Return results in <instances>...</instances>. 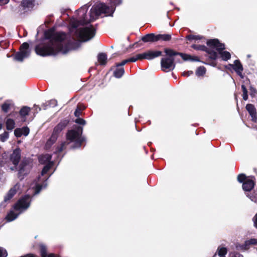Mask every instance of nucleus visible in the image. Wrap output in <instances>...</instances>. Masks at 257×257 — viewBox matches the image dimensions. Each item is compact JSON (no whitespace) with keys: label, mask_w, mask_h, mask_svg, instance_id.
<instances>
[{"label":"nucleus","mask_w":257,"mask_h":257,"mask_svg":"<svg viewBox=\"0 0 257 257\" xmlns=\"http://www.w3.org/2000/svg\"><path fill=\"white\" fill-rule=\"evenodd\" d=\"M90 5H85L82 6L78 11V20L71 22V25L73 28H76L79 25H83L91 21L95 20L102 14L105 16L111 15L113 12V8L106 6L104 4H100L94 6L90 12V19L86 18V13Z\"/></svg>","instance_id":"nucleus-1"},{"label":"nucleus","mask_w":257,"mask_h":257,"mask_svg":"<svg viewBox=\"0 0 257 257\" xmlns=\"http://www.w3.org/2000/svg\"><path fill=\"white\" fill-rule=\"evenodd\" d=\"M45 35L46 38L51 39V43L43 47H36L35 51L37 54L42 56H46L54 55L58 52H61L63 54L67 52V51L63 50L61 44V42L66 38L64 33L53 34V31H49L46 33Z\"/></svg>","instance_id":"nucleus-2"},{"label":"nucleus","mask_w":257,"mask_h":257,"mask_svg":"<svg viewBox=\"0 0 257 257\" xmlns=\"http://www.w3.org/2000/svg\"><path fill=\"white\" fill-rule=\"evenodd\" d=\"M30 202L31 199L29 195H26L20 199L14 206V209L18 213H15L14 211H10L6 216L7 220L8 221L15 220L21 213L29 207Z\"/></svg>","instance_id":"nucleus-3"},{"label":"nucleus","mask_w":257,"mask_h":257,"mask_svg":"<svg viewBox=\"0 0 257 257\" xmlns=\"http://www.w3.org/2000/svg\"><path fill=\"white\" fill-rule=\"evenodd\" d=\"M207 44L211 48L215 49L218 51L222 60L227 61L230 58L231 55L230 53L223 50L224 49V45L220 43L218 40H210L207 42Z\"/></svg>","instance_id":"nucleus-4"},{"label":"nucleus","mask_w":257,"mask_h":257,"mask_svg":"<svg viewBox=\"0 0 257 257\" xmlns=\"http://www.w3.org/2000/svg\"><path fill=\"white\" fill-rule=\"evenodd\" d=\"M82 128L77 127L76 130H73L68 132L67 134V139L71 142L75 143V146L73 148L79 147L83 141V139L81 137L82 134Z\"/></svg>","instance_id":"nucleus-5"},{"label":"nucleus","mask_w":257,"mask_h":257,"mask_svg":"<svg viewBox=\"0 0 257 257\" xmlns=\"http://www.w3.org/2000/svg\"><path fill=\"white\" fill-rule=\"evenodd\" d=\"M94 35L95 30L92 26L81 28L77 33V36L82 41H87L91 39Z\"/></svg>","instance_id":"nucleus-6"},{"label":"nucleus","mask_w":257,"mask_h":257,"mask_svg":"<svg viewBox=\"0 0 257 257\" xmlns=\"http://www.w3.org/2000/svg\"><path fill=\"white\" fill-rule=\"evenodd\" d=\"M29 45L27 43H24L20 47V51L17 53L15 59L19 61H22L24 59L28 57L30 55Z\"/></svg>","instance_id":"nucleus-7"},{"label":"nucleus","mask_w":257,"mask_h":257,"mask_svg":"<svg viewBox=\"0 0 257 257\" xmlns=\"http://www.w3.org/2000/svg\"><path fill=\"white\" fill-rule=\"evenodd\" d=\"M51 156L49 154H45L40 156L39 158V162L41 164H47L42 171V176L44 175L47 173L49 170L53 166V162L50 161Z\"/></svg>","instance_id":"nucleus-8"},{"label":"nucleus","mask_w":257,"mask_h":257,"mask_svg":"<svg viewBox=\"0 0 257 257\" xmlns=\"http://www.w3.org/2000/svg\"><path fill=\"white\" fill-rule=\"evenodd\" d=\"M165 52L166 54L170 56L169 57H172L171 56L176 55L177 54L174 52V51L171 49H165ZM177 54L179 55L181 58L184 61H199V58L195 56H192L191 55L184 54V53H178Z\"/></svg>","instance_id":"nucleus-9"},{"label":"nucleus","mask_w":257,"mask_h":257,"mask_svg":"<svg viewBox=\"0 0 257 257\" xmlns=\"http://www.w3.org/2000/svg\"><path fill=\"white\" fill-rule=\"evenodd\" d=\"M174 60L172 57H166L162 59L161 66L164 71H170L175 68Z\"/></svg>","instance_id":"nucleus-10"},{"label":"nucleus","mask_w":257,"mask_h":257,"mask_svg":"<svg viewBox=\"0 0 257 257\" xmlns=\"http://www.w3.org/2000/svg\"><path fill=\"white\" fill-rule=\"evenodd\" d=\"M22 191V185L20 183L16 184L13 187L10 189L5 197V201L10 200L17 193H21Z\"/></svg>","instance_id":"nucleus-11"},{"label":"nucleus","mask_w":257,"mask_h":257,"mask_svg":"<svg viewBox=\"0 0 257 257\" xmlns=\"http://www.w3.org/2000/svg\"><path fill=\"white\" fill-rule=\"evenodd\" d=\"M226 68L228 69L233 68L239 76H242L241 72L242 71L243 68L241 64L238 60L234 61L233 64H228L226 66Z\"/></svg>","instance_id":"nucleus-12"},{"label":"nucleus","mask_w":257,"mask_h":257,"mask_svg":"<svg viewBox=\"0 0 257 257\" xmlns=\"http://www.w3.org/2000/svg\"><path fill=\"white\" fill-rule=\"evenodd\" d=\"M31 169V166L29 164H27L23 163L20 166V168L19 170V178L20 179L23 178L25 175L27 174Z\"/></svg>","instance_id":"nucleus-13"},{"label":"nucleus","mask_w":257,"mask_h":257,"mask_svg":"<svg viewBox=\"0 0 257 257\" xmlns=\"http://www.w3.org/2000/svg\"><path fill=\"white\" fill-rule=\"evenodd\" d=\"M68 121L67 120H64L60 122L54 129L52 133V136H54L58 138V134L67 125Z\"/></svg>","instance_id":"nucleus-14"},{"label":"nucleus","mask_w":257,"mask_h":257,"mask_svg":"<svg viewBox=\"0 0 257 257\" xmlns=\"http://www.w3.org/2000/svg\"><path fill=\"white\" fill-rule=\"evenodd\" d=\"M20 158V150L19 149H17L14 150L13 154L11 155L10 159L13 164L16 166L19 163Z\"/></svg>","instance_id":"nucleus-15"},{"label":"nucleus","mask_w":257,"mask_h":257,"mask_svg":"<svg viewBox=\"0 0 257 257\" xmlns=\"http://www.w3.org/2000/svg\"><path fill=\"white\" fill-rule=\"evenodd\" d=\"M256 245L257 244V239L251 238L245 241L244 245H236V248L238 249L245 250L248 248V246L250 245Z\"/></svg>","instance_id":"nucleus-16"},{"label":"nucleus","mask_w":257,"mask_h":257,"mask_svg":"<svg viewBox=\"0 0 257 257\" xmlns=\"http://www.w3.org/2000/svg\"><path fill=\"white\" fill-rule=\"evenodd\" d=\"M254 185L252 179H247L242 184V188L245 191H249L254 187Z\"/></svg>","instance_id":"nucleus-17"},{"label":"nucleus","mask_w":257,"mask_h":257,"mask_svg":"<svg viewBox=\"0 0 257 257\" xmlns=\"http://www.w3.org/2000/svg\"><path fill=\"white\" fill-rule=\"evenodd\" d=\"M146 59L151 60L156 57H159L162 54V52L159 51H149L145 52Z\"/></svg>","instance_id":"nucleus-18"},{"label":"nucleus","mask_w":257,"mask_h":257,"mask_svg":"<svg viewBox=\"0 0 257 257\" xmlns=\"http://www.w3.org/2000/svg\"><path fill=\"white\" fill-rule=\"evenodd\" d=\"M142 40L144 42L158 41L157 35L154 34H148L142 38Z\"/></svg>","instance_id":"nucleus-19"},{"label":"nucleus","mask_w":257,"mask_h":257,"mask_svg":"<svg viewBox=\"0 0 257 257\" xmlns=\"http://www.w3.org/2000/svg\"><path fill=\"white\" fill-rule=\"evenodd\" d=\"M246 109L251 115L252 119L254 121H256V111L254 106L251 104H248L246 106Z\"/></svg>","instance_id":"nucleus-20"},{"label":"nucleus","mask_w":257,"mask_h":257,"mask_svg":"<svg viewBox=\"0 0 257 257\" xmlns=\"http://www.w3.org/2000/svg\"><path fill=\"white\" fill-rule=\"evenodd\" d=\"M7 129L8 130H12L15 127V121L11 118H8L6 122Z\"/></svg>","instance_id":"nucleus-21"},{"label":"nucleus","mask_w":257,"mask_h":257,"mask_svg":"<svg viewBox=\"0 0 257 257\" xmlns=\"http://www.w3.org/2000/svg\"><path fill=\"white\" fill-rule=\"evenodd\" d=\"M34 0H23L22 2V6L24 8H31L33 7Z\"/></svg>","instance_id":"nucleus-22"},{"label":"nucleus","mask_w":257,"mask_h":257,"mask_svg":"<svg viewBox=\"0 0 257 257\" xmlns=\"http://www.w3.org/2000/svg\"><path fill=\"white\" fill-rule=\"evenodd\" d=\"M57 138L54 136H51V137L47 141L45 147L46 149H49L53 144L56 141Z\"/></svg>","instance_id":"nucleus-23"},{"label":"nucleus","mask_w":257,"mask_h":257,"mask_svg":"<svg viewBox=\"0 0 257 257\" xmlns=\"http://www.w3.org/2000/svg\"><path fill=\"white\" fill-rule=\"evenodd\" d=\"M98 61L101 65H104L106 63L107 56L105 53H100L98 55Z\"/></svg>","instance_id":"nucleus-24"},{"label":"nucleus","mask_w":257,"mask_h":257,"mask_svg":"<svg viewBox=\"0 0 257 257\" xmlns=\"http://www.w3.org/2000/svg\"><path fill=\"white\" fill-rule=\"evenodd\" d=\"M227 252V249L226 247L220 246L218 247L217 253L219 256H225Z\"/></svg>","instance_id":"nucleus-25"},{"label":"nucleus","mask_w":257,"mask_h":257,"mask_svg":"<svg viewBox=\"0 0 257 257\" xmlns=\"http://www.w3.org/2000/svg\"><path fill=\"white\" fill-rule=\"evenodd\" d=\"M124 69L122 67L117 68L114 71V75L116 78H120L124 74Z\"/></svg>","instance_id":"nucleus-26"},{"label":"nucleus","mask_w":257,"mask_h":257,"mask_svg":"<svg viewBox=\"0 0 257 257\" xmlns=\"http://www.w3.org/2000/svg\"><path fill=\"white\" fill-rule=\"evenodd\" d=\"M206 73V69L204 66H200L197 68L196 70V75L197 76H201L204 75Z\"/></svg>","instance_id":"nucleus-27"},{"label":"nucleus","mask_w":257,"mask_h":257,"mask_svg":"<svg viewBox=\"0 0 257 257\" xmlns=\"http://www.w3.org/2000/svg\"><path fill=\"white\" fill-rule=\"evenodd\" d=\"M158 41L162 40L164 41H168L171 39V36L169 35H157Z\"/></svg>","instance_id":"nucleus-28"},{"label":"nucleus","mask_w":257,"mask_h":257,"mask_svg":"<svg viewBox=\"0 0 257 257\" xmlns=\"http://www.w3.org/2000/svg\"><path fill=\"white\" fill-rule=\"evenodd\" d=\"M30 110V109L29 107L26 106L24 107L21 109L20 114L23 116H25L28 114Z\"/></svg>","instance_id":"nucleus-29"},{"label":"nucleus","mask_w":257,"mask_h":257,"mask_svg":"<svg viewBox=\"0 0 257 257\" xmlns=\"http://www.w3.org/2000/svg\"><path fill=\"white\" fill-rule=\"evenodd\" d=\"M47 186V184H44V185H40L39 184H36V186H35V194H37L38 193L41 189L42 188H45Z\"/></svg>","instance_id":"nucleus-30"},{"label":"nucleus","mask_w":257,"mask_h":257,"mask_svg":"<svg viewBox=\"0 0 257 257\" xmlns=\"http://www.w3.org/2000/svg\"><path fill=\"white\" fill-rule=\"evenodd\" d=\"M40 249L42 257H47L46 247L43 244L40 245Z\"/></svg>","instance_id":"nucleus-31"},{"label":"nucleus","mask_w":257,"mask_h":257,"mask_svg":"<svg viewBox=\"0 0 257 257\" xmlns=\"http://www.w3.org/2000/svg\"><path fill=\"white\" fill-rule=\"evenodd\" d=\"M9 138L8 133L5 132L0 135V140L2 142L6 141Z\"/></svg>","instance_id":"nucleus-32"},{"label":"nucleus","mask_w":257,"mask_h":257,"mask_svg":"<svg viewBox=\"0 0 257 257\" xmlns=\"http://www.w3.org/2000/svg\"><path fill=\"white\" fill-rule=\"evenodd\" d=\"M209 57L213 60H215L218 58V55L216 52H211L209 53Z\"/></svg>","instance_id":"nucleus-33"},{"label":"nucleus","mask_w":257,"mask_h":257,"mask_svg":"<svg viewBox=\"0 0 257 257\" xmlns=\"http://www.w3.org/2000/svg\"><path fill=\"white\" fill-rule=\"evenodd\" d=\"M2 108L4 112H7L10 108V104L5 103L2 105Z\"/></svg>","instance_id":"nucleus-34"},{"label":"nucleus","mask_w":257,"mask_h":257,"mask_svg":"<svg viewBox=\"0 0 257 257\" xmlns=\"http://www.w3.org/2000/svg\"><path fill=\"white\" fill-rule=\"evenodd\" d=\"M22 135L27 136L29 134V128L27 127H24L21 128Z\"/></svg>","instance_id":"nucleus-35"},{"label":"nucleus","mask_w":257,"mask_h":257,"mask_svg":"<svg viewBox=\"0 0 257 257\" xmlns=\"http://www.w3.org/2000/svg\"><path fill=\"white\" fill-rule=\"evenodd\" d=\"M8 255L6 249L0 247V257H5Z\"/></svg>","instance_id":"nucleus-36"},{"label":"nucleus","mask_w":257,"mask_h":257,"mask_svg":"<svg viewBox=\"0 0 257 257\" xmlns=\"http://www.w3.org/2000/svg\"><path fill=\"white\" fill-rule=\"evenodd\" d=\"M246 180V177L244 174H240L238 176L237 180L238 181V182L240 183L243 182L244 181H245Z\"/></svg>","instance_id":"nucleus-37"},{"label":"nucleus","mask_w":257,"mask_h":257,"mask_svg":"<svg viewBox=\"0 0 257 257\" xmlns=\"http://www.w3.org/2000/svg\"><path fill=\"white\" fill-rule=\"evenodd\" d=\"M15 135L17 137H20L22 135L21 128H17L14 131Z\"/></svg>","instance_id":"nucleus-38"},{"label":"nucleus","mask_w":257,"mask_h":257,"mask_svg":"<svg viewBox=\"0 0 257 257\" xmlns=\"http://www.w3.org/2000/svg\"><path fill=\"white\" fill-rule=\"evenodd\" d=\"M136 56H137V59H138V60H142V59H146L145 52L144 53L137 54L136 55Z\"/></svg>","instance_id":"nucleus-39"},{"label":"nucleus","mask_w":257,"mask_h":257,"mask_svg":"<svg viewBox=\"0 0 257 257\" xmlns=\"http://www.w3.org/2000/svg\"><path fill=\"white\" fill-rule=\"evenodd\" d=\"M68 144V143L67 142H64L63 143L61 144V146L60 147V148H58V152H61L65 148V146Z\"/></svg>","instance_id":"nucleus-40"},{"label":"nucleus","mask_w":257,"mask_h":257,"mask_svg":"<svg viewBox=\"0 0 257 257\" xmlns=\"http://www.w3.org/2000/svg\"><path fill=\"white\" fill-rule=\"evenodd\" d=\"M75 122L80 124H85V121L82 118H78L75 120Z\"/></svg>","instance_id":"nucleus-41"},{"label":"nucleus","mask_w":257,"mask_h":257,"mask_svg":"<svg viewBox=\"0 0 257 257\" xmlns=\"http://www.w3.org/2000/svg\"><path fill=\"white\" fill-rule=\"evenodd\" d=\"M193 74V71H188L186 72H184L182 73V75L184 76H189Z\"/></svg>","instance_id":"nucleus-42"},{"label":"nucleus","mask_w":257,"mask_h":257,"mask_svg":"<svg viewBox=\"0 0 257 257\" xmlns=\"http://www.w3.org/2000/svg\"><path fill=\"white\" fill-rule=\"evenodd\" d=\"M128 62V60L126 59V60H123L121 62L119 63H118L117 65H116V66L117 67H119V66H123L126 63Z\"/></svg>","instance_id":"nucleus-43"},{"label":"nucleus","mask_w":257,"mask_h":257,"mask_svg":"<svg viewBox=\"0 0 257 257\" xmlns=\"http://www.w3.org/2000/svg\"><path fill=\"white\" fill-rule=\"evenodd\" d=\"M80 113H81V109H79V108H77L75 110V112H74V114H75V115L76 117H78V116H79L80 115Z\"/></svg>","instance_id":"nucleus-44"},{"label":"nucleus","mask_w":257,"mask_h":257,"mask_svg":"<svg viewBox=\"0 0 257 257\" xmlns=\"http://www.w3.org/2000/svg\"><path fill=\"white\" fill-rule=\"evenodd\" d=\"M253 221L254 223V226L257 228V213L255 214V215L253 218Z\"/></svg>","instance_id":"nucleus-45"},{"label":"nucleus","mask_w":257,"mask_h":257,"mask_svg":"<svg viewBox=\"0 0 257 257\" xmlns=\"http://www.w3.org/2000/svg\"><path fill=\"white\" fill-rule=\"evenodd\" d=\"M128 62H136L137 60H138V59H137V56L133 57L130 59H128Z\"/></svg>","instance_id":"nucleus-46"},{"label":"nucleus","mask_w":257,"mask_h":257,"mask_svg":"<svg viewBox=\"0 0 257 257\" xmlns=\"http://www.w3.org/2000/svg\"><path fill=\"white\" fill-rule=\"evenodd\" d=\"M192 48H193L194 49H197V50H202V49H203L204 48V47H202V46H196V45H192Z\"/></svg>","instance_id":"nucleus-47"},{"label":"nucleus","mask_w":257,"mask_h":257,"mask_svg":"<svg viewBox=\"0 0 257 257\" xmlns=\"http://www.w3.org/2000/svg\"><path fill=\"white\" fill-rule=\"evenodd\" d=\"M243 98L245 100L247 99V98H248L247 91L243 92Z\"/></svg>","instance_id":"nucleus-48"},{"label":"nucleus","mask_w":257,"mask_h":257,"mask_svg":"<svg viewBox=\"0 0 257 257\" xmlns=\"http://www.w3.org/2000/svg\"><path fill=\"white\" fill-rule=\"evenodd\" d=\"M9 0H0V5L6 4L8 3Z\"/></svg>","instance_id":"nucleus-49"},{"label":"nucleus","mask_w":257,"mask_h":257,"mask_svg":"<svg viewBox=\"0 0 257 257\" xmlns=\"http://www.w3.org/2000/svg\"><path fill=\"white\" fill-rule=\"evenodd\" d=\"M241 88H242V91H243V92L247 91V89H246V88H245V87L244 86V85H242L241 86Z\"/></svg>","instance_id":"nucleus-50"},{"label":"nucleus","mask_w":257,"mask_h":257,"mask_svg":"<svg viewBox=\"0 0 257 257\" xmlns=\"http://www.w3.org/2000/svg\"><path fill=\"white\" fill-rule=\"evenodd\" d=\"M193 39H200V37L197 36H193L192 37Z\"/></svg>","instance_id":"nucleus-51"},{"label":"nucleus","mask_w":257,"mask_h":257,"mask_svg":"<svg viewBox=\"0 0 257 257\" xmlns=\"http://www.w3.org/2000/svg\"><path fill=\"white\" fill-rule=\"evenodd\" d=\"M48 257H57L54 254H50Z\"/></svg>","instance_id":"nucleus-52"},{"label":"nucleus","mask_w":257,"mask_h":257,"mask_svg":"<svg viewBox=\"0 0 257 257\" xmlns=\"http://www.w3.org/2000/svg\"><path fill=\"white\" fill-rule=\"evenodd\" d=\"M2 126H3V124H2V123L1 122H0V130L2 129Z\"/></svg>","instance_id":"nucleus-53"},{"label":"nucleus","mask_w":257,"mask_h":257,"mask_svg":"<svg viewBox=\"0 0 257 257\" xmlns=\"http://www.w3.org/2000/svg\"><path fill=\"white\" fill-rule=\"evenodd\" d=\"M219 257H225V256H219Z\"/></svg>","instance_id":"nucleus-54"},{"label":"nucleus","mask_w":257,"mask_h":257,"mask_svg":"<svg viewBox=\"0 0 257 257\" xmlns=\"http://www.w3.org/2000/svg\"><path fill=\"white\" fill-rule=\"evenodd\" d=\"M256 120H257V115H256Z\"/></svg>","instance_id":"nucleus-55"}]
</instances>
